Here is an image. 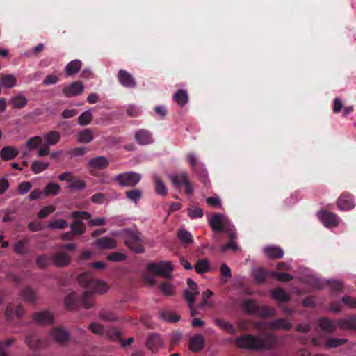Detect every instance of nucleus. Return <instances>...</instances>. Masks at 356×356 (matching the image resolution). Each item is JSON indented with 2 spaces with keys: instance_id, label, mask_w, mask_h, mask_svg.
<instances>
[{
  "instance_id": "26",
  "label": "nucleus",
  "mask_w": 356,
  "mask_h": 356,
  "mask_svg": "<svg viewBox=\"0 0 356 356\" xmlns=\"http://www.w3.org/2000/svg\"><path fill=\"white\" fill-rule=\"evenodd\" d=\"M54 264L60 267L66 266L71 262V257L65 252H58L52 257Z\"/></svg>"
},
{
  "instance_id": "59",
  "label": "nucleus",
  "mask_w": 356,
  "mask_h": 356,
  "mask_svg": "<svg viewBox=\"0 0 356 356\" xmlns=\"http://www.w3.org/2000/svg\"><path fill=\"white\" fill-rule=\"evenodd\" d=\"M161 291L166 296H172L174 293V286L168 282H163L159 286Z\"/></svg>"
},
{
  "instance_id": "48",
  "label": "nucleus",
  "mask_w": 356,
  "mask_h": 356,
  "mask_svg": "<svg viewBox=\"0 0 356 356\" xmlns=\"http://www.w3.org/2000/svg\"><path fill=\"white\" fill-rule=\"evenodd\" d=\"M187 284L188 286V289H185L184 291V297L186 298V293L188 292L189 294L192 295V298H195L196 296L199 295L200 291L197 289V286L196 283L191 279L188 278L187 280Z\"/></svg>"
},
{
  "instance_id": "9",
  "label": "nucleus",
  "mask_w": 356,
  "mask_h": 356,
  "mask_svg": "<svg viewBox=\"0 0 356 356\" xmlns=\"http://www.w3.org/2000/svg\"><path fill=\"white\" fill-rule=\"evenodd\" d=\"M318 218L326 227H334L339 224L340 218L339 216L329 211L322 210L319 211Z\"/></svg>"
},
{
  "instance_id": "23",
  "label": "nucleus",
  "mask_w": 356,
  "mask_h": 356,
  "mask_svg": "<svg viewBox=\"0 0 356 356\" xmlns=\"http://www.w3.org/2000/svg\"><path fill=\"white\" fill-rule=\"evenodd\" d=\"M267 326L272 330H289L292 327L291 323L285 318H277L273 321L266 323Z\"/></svg>"
},
{
  "instance_id": "25",
  "label": "nucleus",
  "mask_w": 356,
  "mask_h": 356,
  "mask_svg": "<svg viewBox=\"0 0 356 356\" xmlns=\"http://www.w3.org/2000/svg\"><path fill=\"white\" fill-rule=\"evenodd\" d=\"M214 323L220 329L227 332L231 335H234L237 332V330L234 325L223 318H215Z\"/></svg>"
},
{
  "instance_id": "2",
  "label": "nucleus",
  "mask_w": 356,
  "mask_h": 356,
  "mask_svg": "<svg viewBox=\"0 0 356 356\" xmlns=\"http://www.w3.org/2000/svg\"><path fill=\"white\" fill-rule=\"evenodd\" d=\"M277 342V337L270 332H264L260 337L243 334L235 339V344L237 347L256 351L273 349Z\"/></svg>"
},
{
  "instance_id": "35",
  "label": "nucleus",
  "mask_w": 356,
  "mask_h": 356,
  "mask_svg": "<svg viewBox=\"0 0 356 356\" xmlns=\"http://www.w3.org/2000/svg\"><path fill=\"white\" fill-rule=\"evenodd\" d=\"M82 63L79 60H73L70 61L65 67V74L67 76H72L76 74L81 69Z\"/></svg>"
},
{
  "instance_id": "21",
  "label": "nucleus",
  "mask_w": 356,
  "mask_h": 356,
  "mask_svg": "<svg viewBox=\"0 0 356 356\" xmlns=\"http://www.w3.org/2000/svg\"><path fill=\"white\" fill-rule=\"evenodd\" d=\"M27 104L28 99L22 92L12 96L10 99V104L14 109H22L26 106Z\"/></svg>"
},
{
  "instance_id": "13",
  "label": "nucleus",
  "mask_w": 356,
  "mask_h": 356,
  "mask_svg": "<svg viewBox=\"0 0 356 356\" xmlns=\"http://www.w3.org/2000/svg\"><path fill=\"white\" fill-rule=\"evenodd\" d=\"M225 217L221 213H215L209 221V225L215 232L227 231Z\"/></svg>"
},
{
  "instance_id": "56",
  "label": "nucleus",
  "mask_w": 356,
  "mask_h": 356,
  "mask_svg": "<svg viewBox=\"0 0 356 356\" xmlns=\"http://www.w3.org/2000/svg\"><path fill=\"white\" fill-rule=\"evenodd\" d=\"M86 186L85 181L73 177L70 182L69 187L72 190H82Z\"/></svg>"
},
{
  "instance_id": "60",
  "label": "nucleus",
  "mask_w": 356,
  "mask_h": 356,
  "mask_svg": "<svg viewBox=\"0 0 356 356\" xmlns=\"http://www.w3.org/2000/svg\"><path fill=\"white\" fill-rule=\"evenodd\" d=\"M185 299L188 302V307L190 309V312H191V315L192 316H196L197 314V309L193 306V305L195 302V298H192V295L189 294L188 292H186Z\"/></svg>"
},
{
  "instance_id": "37",
  "label": "nucleus",
  "mask_w": 356,
  "mask_h": 356,
  "mask_svg": "<svg viewBox=\"0 0 356 356\" xmlns=\"http://www.w3.org/2000/svg\"><path fill=\"white\" fill-rule=\"evenodd\" d=\"M77 140L79 143H89L93 140V132L90 129H84L78 134Z\"/></svg>"
},
{
  "instance_id": "62",
  "label": "nucleus",
  "mask_w": 356,
  "mask_h": 356,
  "mask_svg": "<svg viewBox=\"0 0 356 356\" xmlns=\"http://www.w3.org/2000/svg\"><path fill=\"white\" fill-rule=\"evenodd\" d=\"M89 329L96 334L103 335L104 333H107L105 332L104 326L97 323H92L89 326Z\"/></svg>"
},
{
  "instance_id": "63",
  "label": "nucleus",
  "mask_w": 356,
  "mask_h": 356,
  "mask_svg": "<svg viewBox=\"0 0 356 356\" xmlns=\"http://www.w3.org/2000/svg\"><path fill=\"white\" fill-rule=\"evenodd\" d=\"M126 259L127 255L120 252H115L107 256V259L111 261H122Z\"/></svg>"
},
{
  "instance_id": "39",
  "label": "nucleus",
  "mask_w": 356,
  "mask_h": 356,
  "mask_svg": "<svg viewBox=\"0 0 356 356\" xmlns=\"http://www.w3.org/2000/svg\"><path fill=\"white\" fill-rule=\"evenodd\" d=\"M99 318L106 321H117L118 320V317L114 312L105 308L99 311Z\"/></svg>"
},
{
  "instance_id": "64",
  "label": "nucleus",
  "mask_w": 356,
  "mask_h": 356,
  "mask_svg": "<svg viewBox=\"0 0 356 356\" xmlns=\"http://www.w3.org/2000/svg\"><path fill=\"white\" fill-rule=\"evenodd\" d=\"M341 302L347 307L350 308H356V298L349 296H344L342 299Z\"/></svg>"
},
{
  "instance_id": "44",
  "label": "nucleus",
  "mask_w": 356,
  "mask_h": 356,
  "mask_svg": "<svg viewBox=\"0 0 356 356\" xmlns=\"http://www.w3.org/2000/svg\"><path fill=\"white\" fill-rule=\"evenodd\" d=\"M70 229L74 234L82 235L86 231V225L81 220L75 219L71 224Z\"/></svg>"
},
{
  "instance_id": "58",
  "label": "nucleus",
  "mask_w": 356,
  "mask_h": 356,
  "mask_svg": "<svg viewBox=\"0 0 356 356\" xmlns=\"http://www.w3.org/2000/svg\"><path fill=\"white\" fill-rule=\"evenodd\" d=\"M188 215L192 218H198L203 216V210L196 206H191L188 209Z\"/></svg>"
},
{
  "instance_id": "20",
  "label": "nucleus",
  "mask_w": 356,
  "mask_h": 356,
  "mask_svg": "<svg viewBox=\"0 0 356 356\" xmlns=\"http://www.w3.org/2000/svg\"><path fill=\"white\" fill-rule=\"evenodd\" d=\"M25 342L33 350L40 349L43 346V341L34 332H29L26 335Z\"/></svg>"
},
{
  "instance_id": "53",
  "label": "nucleus",
  "mask_w": 356,
  "mask_h": 356,
  "mask_svg": "<svg viewBox=\"0 0 356 356\" xmlns=\"http://www.w3.org/2000/svg\"><path fill=\"white\" fill-rule=\"evenodd\" d=\"M270 277H275L276 280L280 282H289L293 279V277L291 274L276 271H272L270 273Z\"/></svg>"
},
{
  "instance_id": "18",
  "label": "nucleus",
  "mask_w": 356,
  "mask_h": 356,
  "mask_svg": "<svg viewBox=\"0 0 356 356\" xmlns=\"http://www.w3.org/2000/svg\"><path fill=\"white\" fill-rule=\"evenodd\" d=\"M321 330L327 333H332L337 330V321L332 320L327 317H321L318 320Z\"/></svg>"
},
{
  "instance_id": "28",
  "label": "nucleus",
  "mask_w": 356,
  "mask_h": 356,
  "mask_svg": "<svg viewBox=\"0 0 356 356\" xmlns=\"http://www.w3.org/2000/svg\"><path fill=\"white\" fill-rule=\"evenodd\" d=\"M19 154L17 148L13 146H5L0 151V156L4 161H10L15 159Z\"/></svg>"
},
{
  "instance_id": "10",
  "label": "nucleus",
  "mask_w": 356,
  "mask_h": 356,
  "mask_svg": "<svg viewBox=\"0 0 356 356\" xmlns=\"http://www.w3.org/2000/svg\"><path fill=\"white\" fill-rule=\"evenodd\" d=\"M32 321L40 325H49L54 323V316L51 312L43 310L33 313Z\"/></svg>"
},
{
  "instance_id": "4",
  "label": "nucleus",
  "mask_w": 356,
  "mask_h": 356,
  "mask_svg": "<svg viewBox=\"0 0 356 356\" xmlns=\"http://www.w3.org/2000/svg\"><path fill=\"white\" fill-rule=\"evenodd\" d=\"M187 161L191 165L197 179L204 186L209 187L210 186V181L208 178L207 170L203 165L198 163L197 159L193 153H189L187 155Z\"/></svg>"
},
{
  "instance_id": "30",
  "label": "nucleus",
  "mask_w": 356,
  "mask_h": 356,
  "mask_svg": "<svg viewBox=\"0 0 356 356\" xmlns=\"http://www.w3.org/2000/svg\"><path fill=\"white\" fill-rule=\"evenodd\" d=\"M172 99L179 106L184 107L188 103L189 97L186 90L179 89L174 94Z\"/></svg>"
},
{
  "instance_id": "3",
  "label": "nucleus",
  "mask_w": 356,
  "mask_h": 356,
  "mask_svg": "<svg viewBox=\"0 0 356 356\" xmlns=\"http://www.w3.org/2000/svg\"><path fill=\"white\" fill-rule=\"evenodd\" d=\"M124 245L131 250L137 254L145 252L143 246L144 238L143 234L138 230L125 229L122 232Z\"/></svg>"
},
{
  "instance_id": "41",
  "label": "nucleus",
  "mask_w": 356,
  "mask_h": 356,
  "mask_svg": "<svg viewBox=\"0 0 356 356\" xmlns=\"http://www.w3.org/2000/svg\"><path fill=\"white\" fill-rule=\"evenodd\" d=\"M21 296L23 300L26 302L33 303L36 301L37 297L35 291L29 286L24 288L22 291Z\"/></svg>"
},
{
  "instance_id": "52",
  "label": "nucleus",
  "mask_w": 356,
  "mask_h": 356,
  "mask_svg": "<svg viewBox=\"0 0 356 356\" xmlns=\"http://www.w3.org/2000/svg\"><path fill=\"white\" fill-rule=\"evenodd\" d=\"M42 142V138L40 136H34L29 138L26 142V146L29 150L37 149Z\"/></svg>"
},
{
  "instance_id": "15",
  "label": "nucleus",
  "mask_w": 356,
  "mask_h": 356,
  "mask_svg": "<svg viewBox=\"0 0 356 356\" xmlns=\"http://www.w3.org/2000/svg\"><path fill=\"white\" fill-rule=\"evenodd\" d=\"M163 341L158 334L151 333L147 338V348L152 352L157 351L163 346Z\"/></svg>"
},
{
  "instance_id": "61",
  "label": "nucleus",
  "mask_w": 356,
  "mask_h": 356,
  "mask_svg": "<svg viewBox=\"0 0 356 356\" xmlns=\"http://www.w3.org/2000/svg\"><path fill=\"white\" fill-rule=\"evenodd\" d=\"M51 258L45 254L38 257L36 264L40 268H45L49 264Z\"/></svg>"
},
{
  "instance_id": "49",
  "label": "nucleus",
  "mask_w": 356,
  "mask_h": 356,
  "mask_svg": "<svg viewBox=\"0 0 356 356\" xmlns=\"http://www.w3.org/2000/svg\"><path fill=\"white\" fill-rule=\"evenodd\" d=\"M159 315L162 319L171 323H176L180 320L179 315L171 312L161 311Z\"/></svg>"
},
{
  "instance_id": "40",
  "label": "nucleus",
  "mask_w": 356,
  "mask_h": 356,
  "mask_svg": "<svg viewBox=\"0 0 356 356\" xmlns=\"http://www.w3.org/2000/svg\"><path fill=\"white\" fill-rule=\"evenodd\" d=\"M44 143L47 145H55L60 139V134L56 131H51L46 134L44 136Z\"/></svg>"
},
{
  "instance_id": "43",
  "label": "nucleus",
  "mask_w": 356,
  "mask_h": 356,
  "mask_svg": "<svg viewBox=\"0 0 356 356\" xmlns=\"http://www.w3.org/2000/svg\"><path fill=\"white\" fill-rule=\"evenodd\" d=\"M125 196L128 200L136 204L141 199L143 196V192L140 189L134 188L127 191L125 192Z\"/></svg>"
},
{
  "instance_id": "38",
  "label": "nucleus",
  "mask_w": 356,
  "mask_h": 356,
  "mask_svg": "<svg viewBox=\"0 0 356 356\" xmlns=\"http://www.w3.org/2000/svg\"><path fill=\"white\" fill-rule=\"evenodd\" d=\"M271 296L275 300L281 302H286L290 299L289 295L281 288H275L271 292Z\"/></svg>"
},
{
  "instance_id": "46",
  "label": "nucleus",
  "mask_w": 356,
  "mask_h": 356,
  "mask_svg": "<svg viewBox=\"0 0 356 356\" xmlns=\"http://www.w3.org/2000/svg\"><path fill=\"white\" fill-rule=\"evenodd\" d=\"M348 340L346 339H337L333 337H329L327 339L325 346L326 348H337L347 343Z\"/></svg>"
},
{
  "instance_id": "1",
  "label": "nucleus",
  "mask_w": 356,
  "mask_h": 356,
  "mask_svg": "<svg viewBox=\"0 0 356 356\" xmlns=\"http://www.w3.org/2000/svg\"><path fill=\"white\" fill-rule=\"evenodd\" d=\"M78 282L81 286L88 289V291L83 292L79 298H77L74 292L69 293L64 300L67 309H76L79 307L89 309L93 305L92 293H104L108 289V286L105 282L94 279L92 274L88 272L79 275Z\"/></svg>"
},
{
  "instance_id": "5",
  "label": "nucleus",
  "mask_w": 356,
  "mask_h": 356,
  "mask_svg": "<svg viewBox=\"0 0 356 356\" xmlns=\"http://www.w3.org/2000/svg\"><path fill=\"white\" fill-rule=\"evenodd\" d=\"M140 179L139 174L135 172H127L117 175L114 177V181L122 187H133L140 181Z\"/></svg>"
},
{
  "instance_id": "6",
  "label": "nucleus",
  "mask_w": 356,
  "mask_h": 356,
  "mask_svg": "<svg viewBox=\"0 0 356 356\" xmlns=\"http://www.w3.org/2000/svg\"><path fill=\"white\" fill-rule=\"evenodd\" d=\"M173 186L180 188L181 186L185 187V192L188 195L193 193V184L188 179L187 172H183L177 175L170 177Z\"/></svg>"
},
{
  "instance_id": "51",
  "label": "nucleus",
  "mask_w": 356,
  "mask_h": 356,
  "mask_svg": "<svg viewBox=\"0 0 356 356\" xmlns=\"http://www.w3.org/2000/svg\"><path fill=\"white\" fill-rule=\"evenodd\" d=\"M93 118L90 111H86L82 113L78 118V123L81 126L89 124Z\"/></svg>"
},
{
  "instance_id": "19",
  "label": "nucleus",
  "mask_w": 356,
  "mask_h": 356,
  "mask_svg": "<svg viewBox=\"0 0 356 356\" xmlns=\"http://www.w3.org/2000/svg\"><path fill=\"white\" fill-rule=\"evenodd\" d=\"M109 165V161L104 156H99L90 159L88 166L90 169L104 170Z\"/></svg>"
},
{
  "instance_id": "7",
  "label": "nucleus",
  "mask_w": 356,
  "mask_h": 356,
  "mask_svg": "<svg viewBox=\"0 0 356 356\" xmlns=\"http://www.w3.org/2000/svg\"><path fill=\"white\" fill-rule=\"evenodd\" d=\"M147 268L149 271L156 275L169 278L171 277L170 273L173 270L170 262L161 261L159 263L151 262L148 264Z\"/></svg>"
},
{
  "instance_id": "32",
  "label": "nucleus",
  "mask_w": 356,
  "mask_h": 356,
  "mask_svg": "<svg viewBox=\"0 0 356 356\" xmlns=\"http://www.w3.org/2000/svg\"><path fill=\"white\" fill-rule=\"evenodd\" d=\"M29 237L19 240L13 245V250L17 254L23 255L27 252L26 245L29 243Z\"/></svg>"
},
{
  "instance_id": "22",
  "label": "nucleus",
  "mask_w": 356,
  "mask_h": 356,
  "mask_svg": "<svg viewBox=\"0 0 356 356\" xmlns=\"http://www.w3.org/2000/svg\"><path fill=\"white\" fill-rule=\"evenodd\" d=\"M135 140L141 145H147L153 142L151 133L146 129L138 130L135 134Z\"/></svg>"
},
{
  "instance_id": "54",
  "label": "nucleus",
  "mask_w": 356,
  "mask_h": 356,
  "mask_svg": "<svg viewBox=\"0 0 356 356\" xmlns=\"http://www.w3.org/2000/svg\"><path fill=\"white\" fill-rule=\"evenodd\" d=\"M68 226L67 222L64 219H57L48 223L47 227L50 229H63Z\"/></svg>"
},
{
  "instance_id": "33",
  "label": "nucleus",
  "mask_w": 356,
  "mask_h": 356,
  "mask_svg": "<svg viewBox=\"0 0 356 356\" xmlns=\"http://www.w3.org/2000/svg\"><path fill=\"white\" fill-rule=\"evenodd\" d=\"M270 273L262 268H258L253 272L254 280L257 284H262L265 282L266 279L270 276Z\"/></svg>"
},
{
  "instance_id": "24",
  "label": "nucleus",
  "mask_w": 356,
  "mask_h": 356,
  "mask_svg": "<svg viewBox=\"0 0 356 356\" xmlns=\"http://www.w3.org/2000/svg\"><path fill=\"white\" fill-rule=\"evenodd\" d=\"M337 325L341 330H353L356 331V316L337 320Z\"/></svg>"
},
{
  "instance_id": "8",
  "label": "nucleus",
  "mask_w": 356,
  "mask_h": 356,
  "mask_svg": "<svg viewBox=\"0 0 356 356\" xmlns=\"http://www.w3.org/2000/svg\"><path fill=\"white\" fill-rule=\"evenodd\" d=\"M337 207L341 211H349L355 207L353 195L349 192H343L337 200Z\"/></svg>"
},
{
  "instance_id": "12",
  "label": "nucleus",
  "mask_w": 356,
  "mask_h": 356,
  "mask_svg": "<svg viewBox=\"0 0 356 356\" xmlns=\"http://www.w3.org/2000/svg\"><path fill=\"white\" fill-rule=\"evenodd\" d=\"M84 86L81 81H74L63 88V93L66 97L78 96L83 92Z\"/></svg>"
},
{
  "instance_id": "50",
  "label": "nucleus",
  "mask_w": 356,
  "mask_h": 356,
  "mask_svg": "<svg viewBox=\"0 0 356 356\" xmlns=\"http://www.w3.org/2000/svg\"><path fill=\"white\" fill-rule=\"evenodd\" d=\"M177 237L183 243L185 244H189L193 241L191 234L184 229H179L177 232Z\"/></svg>"
},
{
  "instance_id": "29",
  "label": "nucleus",
  "mask_w": 356,
  "mask_h": 356,
  "mask_svg": "<svg viewBox=\"0 0 356 356\" xmlns=\"http://www.w3.org/2000/svg\"><path fill=\"white\" fill-rule=\"evenodd\" d=\"M241 308L247 314L255 315L258 309V304L254 300L245 299L241 302Z\"/></svg>"
},
{
  "instance_id": "14",
  "label": "nucleus",
  "mask_w": 356,
  "mask_h": 356,
  "mask_svg": "<svg viewBox=\"0 0 356 356\" xmlns=\"http://www.w3.org/2000/svg\"><path fill=\"white\" fill-rule=\"evenodd\" d=\"M106 336L110 340L113 341L120 342L122 347L129 346L134 341V339L132 337L129 338L127 340H124L122 338L120 331L116 328H112L108 330V331L106 333Z\"/></svg>"
},
{
  "instance_id": "34",
  "label": "nucleus",
  "mask_w": 356,
  "mask_h": 356,
  "mask_svg": "<svg viewBox=\"0 0 356 356\" xmlns=\"http://www.w3.org/2000/svg\"><path fill=\"white\" fill-rule=\"evenodd\" d=\"M267 257L273 259H280L284 255L283 250L280 247L268 246L264 248Z\"/></svg>"
},
{
  "instance_id": "11",
  "label": "nucleus",
  "mask_w": 356,
  "mask_h": 356,
  "mask_svg": "<svg viewBox=\"0 0 356 356\" xmlns=\"http://www.w3.org/2000/svg\"><path fill=\"white\" fill-rule=\"evenodd\" d=\"M118 82L124 87L127 88H135L136 87V81L134 77L127 70H120L117 74Z\"/></svg>"
},
{
  "instance_id": "27",
  "label": "nucleus",
  "mask_w": 356,
  "mask_h": 356,
  "mask_svg": "<svg viewBox=\"0 0 356 356\" xmlns=\"http://www.w3.org/2000/svg\"><path fill=\"white\" fill-rule=\"evenodd\" d=\"M95 245L100 249L110 250L116 248L117 242L111 238L102 237L95 241Z\"/></svg>"
},
{
  "instance_id": "57",
  "label": "nucleus",
  "mask_w": 356,
  "mask_h": 356,
  "mask_svg": "<svg viewBox=\"0 0 356 356\" xmlns=\"http://www.w3.org/2000/svg\"><path fill=\"white\" fill-rule=\"evenodd\" d=\"M44 45L42 43H40L33 49L27 50L25 51L24 54L28 58L38 57L39 56L40 54L44 51Z\"/></svg>"
},
{
  "instance_id": "17",
  "label": "nucleus",
  "mask_w": 356,
  "mask_h": 356,
  "mask_svg": "<svg viewBox=\"0 0 356 356\" xmlns=\"http://www.w3.org/2000/svg\"><path fill=\"white\" fill-rule=\"evenodd\" d=\"M205 346V339L200 334H197L189 340V349L194 353L201 351Z\"/></svg>"
},
{
  "instance_id": "45",
  "label": "nucleus",
  "mask_w": 356,
  "mask_h": 356,
  "mask_svg": "<svg viewBox=\"0 0 356 356\" xmlns=\"http://www.w3.org/2000/svg\"><path fill=\"white\" fill-rule=\"evenodd\" d=\"M154 182L156 193L161 196H165L167 195V188L163 181L157 176H154Z\"/></svg>"
},
{
  "instance_id": "16",
  "label": "nucleus",
  "mask_w": 356,
  "mask_h": 356,
  "mask_svg": "<svg viewBox=\"0 0 356 356\" xmlns=\"http://www.w3.org/2000/svg\"><path fill=\"white\" fill-rule=\"evenodd\" d=\"M50 335L55 341L61 344L67 343L70 338L68 332L60 327H56L52 329Z\"/></svg>"
},
{
  "instance_id": "55",
  "label": "nucleus",
  "mask_w": 356,
  "mask_h": 356,
  "mask_svg": "<svg viewBox=\"0 0 356 356\" xmlns=\"http://www.w3.org/2000/svg\"><path fill=\"white\" fill-rule=\"evenodd\" d=\"M49 163H44L42 161H35L33 162L31 169L35 174L40 173L48 168Z\"/></svg>"
},
{
  "instance_id": "47",
  "label": "nucleus",
  "mask_w": 356,
  "mask_h": 356,
  "mask_svg": "<svg viewBox=\"0 0 356 356\" xmlns=\"http://www.w3.org/2000/svg\"><path fill=\"white\" fill-rule=\"evenodd\" d=\"M60 191V187L58 184L50 182L45 186L43 193L46 196H49L51 195H56L58 194Z\"/></svg>"
},
{
  "instance_id": "36",
  "label": "nucleus",
  "mask_w": 356,
  "mask_h": 356,
  "mask_svg": "<svg viewBox=\"0 0 356 356\" xmlns=\"http://www.w3.org/2000/svg\"><path fill=\"white\" fill-rule=\"evenodd\" d=\"M255 315L262 318L271 317L275 315V311L273 307L268 305H258V309Z\"/></svg>"
},
{
  "instance_id": "42",
  "label": "nucleus",
  "mask_w": 356,
  "mask_h": 356,
  "mask_svg": "<svg viewBox=\"0 0 356 356\" xmlns=\"http://www.w3.org/2000/svg\"><path fill=\"white\" fill-rule=\"evenodd\" d=\"M195 270L199 274L205 273L210 270V265L207 259H200L195 264Z\"/></svg>"
},
{
  "instance_id": "31",
  "label": "nucleus",
  "mask_w": 356,
  "mask_h": 356,
  "mask_svg": "<svg viewBox=\"0 0 356 356\" xmlns=\"http://www.w3.org/2000/svg\"><path fill=\"white\" fill-rule=\"evenodd\" d=\"M0 83L6 88H11L16 86L17 79L13 74H0Z\"/></svg>"
}]
</instances>
